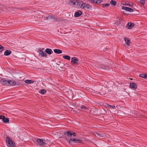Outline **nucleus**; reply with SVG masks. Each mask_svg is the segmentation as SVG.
<instances>
[{
    "mask_svg": "<svg viewBox=\"0 0 147 147\" xmlns=\"http://www.w3.org/2000/svg\"><path fill=\"white\" fill-rule=\"evenodd\" d=\"M64 134L65 135V139L66 140H68L67 138V137L68 138H71L68 140V142L69 144H70L72 141L76 143H77V142H82V140L80 139L71 138L72 136H73V137H75L76 136V134L75 132L69 130L64 132Z\"/></svg>",
    "mask_w": 147,
    "mask_h": 147,
    "instance_id": "1",
    "label": "nucleus"
},
{
    "mask_svg": "<svg viewBox=\"0 0 147 147\" xmlns=\"http://www.w3.org/2000/svg\"><path fill=\"white\" fill-rule=\"evenodd\" d=\"M1 83L4 86H15L17 83L13 80H8L2 79L0 80Z\"/></svg>",
    "mask_w": 147,
    "mask_h": 147,
    "instance_id": "2",
    "label": "nucleus"
},
{
    "mask_svg": "<svg viewBox=\"0 0 147 147\" xmlns=\"http://www.w3.org/2000/svg\"><path fill=\"white\" fill-rule=\"evenodd\" d=\"M81 7L83 8L84 9L86 10H89L91 9L92 8V7L90 4H88L86 3H82V2H81ZM80 4H79L80 5Z\"/></svg>",
    "mask_w": 147,
    "mask_h": 147,
    "instance_id": "3",
    "label": "nucleus"
},
{
    "mask_svg": "<svg viewBox=\"0 0 147 147\" xmlns=\"http://www.w3.org/2000/svg\"><path fill=\"white\" fill-rule=\"evenodd\" d=\"M6 142L7 146L9 147H14V143L9 137H7Z\"/></svg>",
    "mask_w": 147,
    "mask_h": 147,
    "instance_id": "4",
    "label": "nucleus"
},
{
    "mask_svg": "<svg viewBox=\"0 0 147 147\" xmlns=\"http://www.w3.org/2000/svg\"><path fill=\"white\" fill-rule=\"evenodd\" d=\"M44 48L40 49L38 50L39 55L42 57H46L47 56V54L44 51Z\"/></svg>",
    "mask_w": 147,
    "mask_h": 147,
    "instance_id": "5",
    "label": "nucleus"
},
{
    "mask_svg": "<svg viewBox=\"0 0 147 147\" xmlns=\"http://www.w3.org/2000/svg\"><path fill=\"white\" fill-rule=\"evenodd\" d=\"M36 141L39 145L42 146H43L47 144L45 142H44L43 140L40 138L37 139Z\"/></svg>",
    "mask_w": 147,
    "mask_h": 147,
    "instance_id": "6",
    "label": "nucleus"
},
{
    "mask_svg": "<svg viewBox=\"0 0 147 147\" xmlns=\"http://www.w3.org/2000/svg\"><path fill=\"white\" fill-rule=\"evenodd\" d=\"M124 39L126 43V45L125 44V46L126 47H129L130 46V39L129 38L125 37L124 38Z\"/></svg>",
    "mask_w": 147,
    "mask_h": 147,
    "instance_id": "7",
    "label": "nucleus"
},
{
    "mask_svg": "<svg viewBox=\"0 0 147 147\" xmlns=\"http://www.w3.org/2000/svg\"><path fill=\"white\" fill-rule=\"evenodd\" d=\"M78 60L77 58L76 57H73L71 59V63L73 64L76 65L78 63Z\"/></svg>",
    "mask_w": 147,
    "mask_h": 147,
    "instance_id": "8",
    "label": "nucleus"
},
{
    "mask_svg": "<svg viewBox=\"0 0 147 147\" xmlns=\"http://www.w3.org/2000/svg\"><path fill=\"white\" fill-rule=\"evenodd\" d=\"M137 87V84L135 83H131L129 86L130 88L133 90L136 89Z\"/></svg>",
    "mask_w": 147,
    "mask_h": 147,
    "instance_id": "9",
    "label": "nucleus"
},
{
    "mask_svg": "<svg viewBox=\"0 0 147 147\" xmlns=\"http://www.w3.org/2000/svg\"><path fill=\"white\" fill-rule=\"evenodd\" d=\"M122 9L123 10H125L127 11H128L130 12H132L134 11L133 9L129 7H128L125 6H123L122 7Z\"/></svg>",
    "mask_w": 147,
    "mask_h": 147,
    "instance_id": "10",
    "label": "nucleus"
},
{
    "mask_svg": "<svg viewBox=\"0 0 147 147\" xmlns=\"http://www.w3.org/2000/svg\"><path fill=\"white\" fill-rule=\"evenodd\" d=\"M82 14V12L81 11H79L75 13L74 16L76 17H78L80 16Z\"/></svg>",
    "mask_w": 147,
    "mask_h": 147,
    "instance_id": "11",
    "label": "nucleus"
},
{
    "mask_svg": "<svg viewBox=\"0 0 147 147\" xmlns=\"http://www.w3.org/2000/svg\"><path fill=\"white\" fill-rule=\"evenodd\" d=\"M134 24L133 23H131L130 22H129L126 25V27L129 29H130L132 27L134 26Z\"/></svg>",
    "mask_w": 147,
    "mask_h": 147,
    "instance_id": "12",
    "label": "nucleus"
},
{
    "mask_svg": "<svg viewBox=\"0 0 147 147\" xmlns=\"http://www.w3.org/2000/svg\"><path fill=\"white\" fill-rule=\"evenodd\" d=\"M89 1L94 3H100L101 0H89Z\"/></svg>",
    "mask_w": 147,
    "mask_h": 147,
    "instance_id": "13",
    "label": "nucleus"
},
{
    "mask_svg": "<svg viewBox=\"0 0 147 147\" xmlns=\"http://www.w3.org/2000/svg\"><path fill=\"white\" fill-rule=\"evenodd\" d=\"M45 52L49 55H50L53 53V51L51 49L48 48L46 49Z\"/></svg>",
    "mask_w": 147,
    "mask_h": 147,
    "instance_id": "14",
    "label": "nucleus"
},
{
    "mask_svg": "<svg viewBox=\"0 0 147 147\" xmlns=\"http://www.w3.org/2000/svg\"><path fill=\"white\" fill-rule=\"evenodd\" d=\"M90 113L93 115H95L96 114V110L95 108H92L91 109Z\"/></svg>",
    "mask_w": 147,
    "mask_h": 147,
    "instance_id": "15",
    "label": "nucleus"
},
{
    "mask_svg": "<svg viewBox=\"0 0 147 147\" xmlns=\"http://www.w3.org/2000/svg\"><path fill=\"white\" fill-rule=\"evenodd\" d=\"M80 108L81 109H82L83 111L85 112H87L88 111V109L84 106L82 105L80 107Z\"/></svg>",
    "mask_w": 147,
    "mask_h": 147,
    "instance_id": "16",
    "label": "nucleus"
},
{
    "mask_svg": "<svg viewBox=\"0 0 147 147\" xmlns=\"http://www.w3.org/2000/svg\"><path fill=\"white\" fill-rule=\"evenodd\" d=\"M11 53V51L10 50H7L4 53V55L5 56H8Z\"/></svg>",
    "mask_w": 147,
    "mask_h": 147,
    "instance_id": "17",
    "label": "nucleus"
},
{
    "mask_svg": "<svg viewBox=\"0 0 147 147\" xmlns=\"http://www.w3.org/2000/svg\"><path fill=\"white\" fill-rule=\"evenodd\" d=\"M54 52L57 54H61L62 53V51L60 49H55L54 50Z\"/></svg>",
    "mask_w": 147,
    "mask_h": 147,
    "instance_id": "18",
    "label": "nucleus"
},
{
    "mask_svg": "<svg viewBox=\"0 0 147 147\" xmlns=\"http://www.w3.org/2000/svg\"><path fill=\"white\" fill-rule=\"evenodd\" d=\"M95 136L97 137H102V134L100 133L95 132L94 133Z\"/></svg>",
    "mask_w": 147,
    "mask_h": 147,
    "instance_id": "19",
    "label": "nucleus"
},
{
    "mask_svg": "<svg viewBox=\"0 0 147 147\" xmlns=\"http://www.w3.org/2000/svg\"><path fill=\"white\" fill-rule=\"evenodd\" d=\"M76 1L74 0H70L69 1V4L70 5H75L76 4Z\"/></svg>",
    "mask_w": 147,
    "mask_h": 147,
    "instance_id": "20",
    "label": "nucleus"
},
{
    "mask_svg": "<svg viewBox=\"0 0 147 147\" xmlns=\"http://www.w3.org/2000/svg\"><path fill=\"white\" fill-rule=\"evenodd\" d=\"M24 82L27 84H32L34 82L32 80H26L24 81Z\"/></svg>",
    "mask_w": 147,
    "mask_h": 147,
    "instance_id": "21",
    "label": "nucleus"
},
{
    "mask_svg": "<svg viewBox=\"0 0 147 147\" xmlns=\"http://www.w3.org/2000/svg\"><path fill=\"white\" fill-rule=\"evenodd\" d=\"M147 74H141L139 75V77L143 78L146 79Z\"/></svg>",
    "mask_w": 147,
    "mask_h": 147,
    "instance_id": "22",
    "label": "nucleus"
},
{
    "mask_svg": "<svg viewBox=\"0 0 147 147\" xmlns=\"http://www.w3.org/2000/svg\"><path fill=\"white\" fill-rule=\"evenodd\" d=\"M63 58L68 60H70V57L68 55H63Z\"/></svg>",
    "mask_w": 147,
    "mask_h": 147,
    "instance_id": "23",
    "label": "nucleus"
},
{
    "mask_svg": "<svg viewBox=\"0 0 147 147\" xmlns=\"http://www.w3.org/2000/svg\"><path fill=\"white\" fill-rule=\"evenodd\" d=\"M3 121L4 123H7L9 121V120L7 118H5V117L3 119Z\"/></svg>",
    "mask_w": 147,
    "mask_h": 147,
    "instance_id": "24",
    "label": "nucleus"
},
{
    "mask_svg": "<svg viewBox=\"0 0 147 147\" xmlns=\"http://www.w3.org/2000/svg\"><path fill=\"white\" fill-rule=\"evenodd\" d=\"M46 92V90L45 89H42L39 91V92L42 94H44Z\"/></svg>",
    "mask_w": 147,
    "mask_h": 147,
    "instance_id": "25",
    "label": "nucleus"
},
{
    "mask_svg": "<svg viewBox=\"0 0 147 147\" xmlns=\"http://www.w3.org/2000/svg\"><path fill=\"white\" fill-rule=\"evenodd\" d=\"M110 3L112 5L115 6L116 5V2L115 1L111 0L110 1Z\"/></svg>",
    "mask_w": 147,
    "mask_h": 147,
    "instance_id": "26",
    "label": "nucleus"
},
{
    "mask_svg": "<svg viewBox=\"0 0 147 147\" xmlns=\"http://www.w3.org/2000/svg\"><path fill=\"white\" fill-rule=\"evenodd\" d=\"M52 15H51L48 16L46 17L45 18V19L46 20H48V19H52Z\"/></svg>",
    "mask_w": 147,
    "mask_h": 147,
    "instance_id": "27",
    "label": "nucleus"
},
{
    "mask_svg": "<svg viewBox=\"0 0 147 147\" xmlns=\"http://www.w3.org/2000/svg\"><path fill=\"white\" fill-rule=\"evenodd\" d=\"M4 47L0 45V52H2L4 50Z\"/></svg>",
    "mask_w": 147,
    "mask_h": 147,
    "instance_id": "28",
    "label": "nucleus"
},
{
    "mask_svg": "<svg viewBox=\"0 0 147 147\" xmlns=\"http://www.w3.org/2000/svg\"><path fill=\"white\" fill-rule=\"evenodd\" d=\"M140 2L142 5H144L145 3V0H140Z\"/></svg>",
    "mask_w": 147,
    "mask_h": 147,
    "instance_id": "29",
    "label": "nucleus"
},
{
    "mask_svg": "<svg viewBox=\"0 0 147 147\" xmlns=\"http://www.w3.org/2000/svg\"><path fill=\"white\" fill-rule=\"evenodd\" d=\"M52 19H53L55 20L54 21L58 20V18H57L55 16L52 15Z\"/></svg>",
    "mask_w": 147,
    "mask_h": 147,
    "instance_id": "30",
    "label": "nucleus"
},
{
    "mask_svg": "<svg viewBox=\"0 0 147 147\" xmlns=\"http://www.w3.org/2000/svg\"><path fill=\"white\" fill-rule=\"evenodd\" d=\"M110 5V4L109 3H107L106 4H103V6L104 7H108Z\"/></svg>",
    "mask_w": 147,
    "mask_h": 147,
    "instance_id": "31",
    "label": "nucleus"
},
{
    "mask_svg": "<svg viewBox=\"0 0 147 147\" xmlns=\"http://www.w3.org/2000/svg\"><path fill=\"white\" fill-rule=\"evenodd\" d=\"M5 116L4 115H0V119H2L4 118Z\"/></svg>",
    "mask_w": 147,
    "mask_h": 147,
    "instance_id": "32",
    "label": "nucleus"
},
{
    "mask_svg": "<svg viewBox=\"0 0 147 147\" xmlns=\"http://www.w3.org/2000/svg\"><path fill=\"white\" fill-rule=\"evenodd\" d=\"M123 5H129L130 6H131V5L129 3H123Z\"/></svg>",
    "mask_w": 147,
    "mask_h": 147,
    "instance_id": "33",
    "label": "nucleus"
},
{
    "mask_svg": "<svg viewBox=\"0 0 147 147\" xmlns=\"http://www.w3.org/2000/svg\"><path fill=\"white\" fill-rule=\"evenodd\" d=\"M106 105H105V106H106V107H107L109 108H111V105H109L107 104H106Z\"/></svg>",
    "mask_w": 147,
    "mask_h": 147,
    "instance_id": "34",
    "label": "nucleus"
},
{
    "mask_svg": "<svg viewBox=\"0 0 147 147\" xmlns=\"http://www.w3.org/2000/svg\"><path fill=\"white\" fill-rule=\"evenodd\" d=\"M115 107L114 106H111V108L112 109H114Z\"/></svg>",
    "mask_w": 147,
    "mask_h": 147,
    "instance_id": "35",
    "label": "nucleus"
},
{
    "mask_svg": "<svg viewBox=\"0 0 147 147\" xmlns=\"http://www.w3.org/2000/svg\"><path fill=\"white\" fill-rule=\"evenodd\" d=\"M16 9H20V8H16Z\"/></svg>",
    "mask_w": 147,
    "mask_h": 147,
    "instance_id": "36",
    "label": "nucleus"
},
{
    "mask_svg": "<svg viewBox=\"0 0 147 147\" xmlns=\"http://www.w3.org/2000/svg\"><path fill=\"white\" fill-rule=\"evenodd\" d=\"M146 76H147V77H146V79H147V75H146Z\"/></svg>",
    "mask_w": 147,
    "mask_h": 147,
    "instance_id": "37",
    "label": "nucleus"
}]
</instances>
